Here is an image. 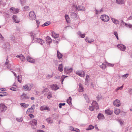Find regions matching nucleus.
<instances>
[{
	"instance_id": "nucleus-25",
	"label": "nucleus",
	"mask_w": 132,
	"mask_h": 132,
	"mask_svg": "<svg viewBox=\"0 0 132 132\" xmlns=\"http://www.w3.org/2000/svg\"><path fill=\"white\" fill-rule=\"evenodd\" d=\"M46 40L48 44H49L52 42V40L51 38L49 36H47L46 38Z\"/></svg>"
},
{
	"instance_id": "nucleus-63",
	"label": "nucleus",
	"mask_w": 132,
	"mask_h": 132,
	"mask_svg": "<svg viewBox=\"0 0 132 132\" xmlns=\"http://www.w3.org/2000/svg\"><path fill=\"white\" fill-rule=\"evenodd\" d=\"M101 97H102V96L100 94H98V96L97 97V98L98 99H100V98H101Z\"/></svg>"
},
{
	"instance_id": "nucleus-34",
	"label": "nucleus",
	"mask_w": 132,
	"mask_h": 132,
	"mask_svg": "<svg viewBox=\"0 0 132 132\" xmlns=\"http://www.w3.org/2000/svg\"><path fill=\"white\" fill-rule=\"evenodd\" d=\"M20 105H21L24 108H27L28 107L29 105L28 104H26L25 103H20Z\"/></svg>"
},
{
	"instance_id": "nucleus-47",
	"label": "nucleus",
	"mask_w": 132,
	"mask_h": 132,
	"mask_svg": "<svg viewBox=\"0 0 132 132\" xmlns=\"http://www.w3.org/2000/svg\"><path fill=\"white\" fill-rule=\"evenodd\" d=\"M125 26L127 27H129L132 29V25L130 24H127L125 23Z\"/></svg>"
},
{
	"instance_id": "nucleus-64",
	"label": "nucleus",
	"mask_w": 132,
	"mask_h": 132,
	"mask_svg": "<svg viewBox=\"0 0 132 132\" xmlns=\"http://www.w3.org/2000/svg\"><path fill=\"white\" fill-rule=\"evenodd\" d=\"M7 68L10 70H12L11 69V66L10 64H9L7 66Z\"/></svg>"
},
{
	"instance_id": "nucleus-28",
	"label": "nucleus",
	"mask_w": 132,
	"mask_h": 132,
	"mask_svg": "<svg viewBox=\"0 0 132 132\" xmlns=\"http://www.w3.org/2000/svg\"><path fill=\"white\" fill-rule=\"evenodd\" d=\"M63 66L62 64H60L58 67L59 70L61 72L63 71Z\"/></svg>"
},
{
	"instance_id": "nucleus-50",
	"label": "nucleus",
	"mask_w": 132,
	"mask_h": 132,
	"mask_svg": "<svg viewBox=\"0 0 132 132\" xmlns=\"http://www.w3.org/2000/svg\"><path fill=\"white\" fill-rule=\"evenodd\" d=\"M30 9V8L29 6H26L24 7V10L26 11Z\"/></svg>"
},
{
	"instance_id": "nucleus-31",
	"label": "nucleus",
	"mask_w": 132,
	"mask_h": 132,
	"mask_svg": "<svg viewBox=\"0 0 132 132\" xmlns=\"http://www.w3.org/2000/svg\"><path fill=\"white\" fill-rule=\"evenodd\" d=\"M124 0H117L116 3L119 4H123L124 3Z\"/></svg>"
},
{
	"instance_id": "nucleus-21",
	"label": "nucleus",
	"mask_w": 132,
	"mask_h": 132,
	"mask_svg": "<svg viewBox=\"0 0 132 132\" xmlns=\"http://www.w3.org/2000/svg\"><path fill=\"white\" fill-rule=\"evenodd\" d=\"M30 123L33 126L36 125L37 123V121L35 119H33L32 121L30 122Z\"/></svg>"
},
{
	"instance_id": "nucleus-9",
	"label": "nucleus",
	"mask_w": 132,
	"mask_h": 132,
	"mask_svg": "<svg viewBox=\"0 0 132 132\" xmlns=\"http://www.w3.org/2000/svg\"><path fill=\"white\" fill-rule=\"evenodd\" d=\"M51 87L53 90H56L59 88L58 86L56 84L51 85Z\"/></svg>"
},
{
	"instance_id": "nucleus-39",
	"label": "nucleus",
	"mask_w": 132,
	"mask_h": 132,
	"mask_svg": "<svg viewBox=\"0 0 132 132\" xmlns=\"http://www.w3.org/2000/svg\"><path fill=\"white\" fill-rule=\"evenodd\" d=\"M72 9L75 11H76L78 9V7L76 6V5L75 4H73L72 6Z\"/></svg>"
},
{
	"instance_id": "nucleus-27",
	"label": "nucleus",
	"mask_w": 132,
	"mask_h": 132,
	"mask_svg": "<svg viewBox=\"0 0 132 132\" xmlns=\"http://www.w3.org/2000/svg\"><path fill=\"white\" fill-rule=\"evenodd\" d=\"M21 98L23 99L25 98V99H27L28 98H29V97H28L27 95L25 94H23L21 96Z\"/></svg>"
},
{
	"instance_id": "nucleus-13",
	"label": "nucleus",
	"mask_w": 132,
	"mask_h": 132,
	"mask_svg": "<svg viewBox=\"0 0 132 132\" xmlns=\"http://www.w3.org/2000/svg\"><path fill=\"white\" fill-rule=\"evenodd\" d=\"M12 19L14 22L15 23H18L20 22V20L18 19L17 16L15 15H14L13 16Z\"/></svg>"
},
{
	"instance_id": "nucleus-60",
	"label": "nucleus",
	"mask_w": 132,
	"mask_h": 132,
	"mask_svg": "<svg viewBox=\"0 0 132 132\" xmlns=\"http://www.w3.org/2000/svg\"><path fill=\"white\" fill-rule=\"evenodd\" d=\"M107 65H109L110 67H113L114 66V64H113L107 63Z\"/></svg>"
},
{
	"instance_id": "nucleus-29",
	"label": "nucleus",
	"mask_w": 132,
	"mask_h": 132,
	"mask_svg": "<svg viewBox=\"0 0 132 132\" xmlns=\"http://www.w3.org/2000/svg\"><path fill=\"white\" fill-rule=\"evenodd\" d=\"M78 10L79 11H85V9L84 7L81 6H78Z\"/></svg>"
},
{
	"instance_id": "nucleus-51",
	"label": "nucleus",
	"mask_w": 132,
	"mask_h": 132,
	"mask_svg": "<svg viewBox=\"0 0 132 132\" xmlns=\"http://www.w3.org/2000/svg\"><path fill=\"white\" fill-rule=\"evenodd\" d=\"M65 105V103H60L59 105V107L61 108H62V105L64 106Z\"/></svg>"
},
{
	"instance_id": "nucleus-43",
	"label": "nucleus",
	"mask_w": 132,
	"mask_h": 132,
	"mask_svg": "<svg viewBox=\"0 0 132 132\" xmlns=\"http://www.w3.org/2000/svg\"><path fill=\"white\" fill-rule=\"evenodd\" d=\"M68 77L67 76H61V83L62 84V82L64 80V79L66 77Z\"/></svg>"
},
{
	"instance_id": "nucleus-22",
	"label": "nucleus",
	"mask_w": 132,
	"mask_h": 132,
	"mask_svg": "<svg viewBox=\"0 0 132 132\" xmlns=\"http://www.w3.org/2000/svg\"><path fill=\"white\" fill-rule=\"evenodd\" d=\"M113 113L112 111H111L110 109H108L105 111V113L108 115H111Z\"/></svg>"
},
{
	"instance_id": "nucleus-8",
	"label": "nucleus",
	"mask_w": 132,
	"mask_h": 132,
	"mask_svg": "<svg viewBox=\"0 0 132 132\" xmlns=\"http://www.w3.org/2000/svg\"><path fill=\"white\" fill-rule=\"evenodd\" d=\"M114 105L116 106L119 107L121 103L119 100H116L113 102Z\"/></svg>"
},
{
	"instance_id": "nucleus-26",
	"label": "nucleus",
	"mask_w": 132,
	"mask_h": 132,
	"mask_svg": "<svg viewBox=\"0 0 132 132\" xmlns=\"http://www.w3.org/2000/svg\"><path fill=\"white\" fill-rule=\"evenodd\" d=\"M57 55L59 59H60L62 58L63 56L62 54L59 51H57Z\"/></svg>"
},
{
	"instance_id": "nucleus-5",
	"label": "nucleus",
	"mask_w": 132,
	"mask_h": 132,
	"mask_svg": "<svg viewBox=\"0 0 132 132\" xmlns=\"http://www.w3.org/2000/svg\"><path fill=\"white\" fill-rule=\"evenodd\" d=\"M76 74L81 77H84L85 76V73L84 71L80 70H78L76 72Z\"/></svg>"
},
{
	"instance_id": "nucleus-36",
	"label": "nucleus",
	"mask_w": 132,
	"mask_h": 132,
	"mask_svg": "<svg viewBox=\"0 0 132 132\" xmlns=\"http://www.w3.org/2000/svg\"><path fill=\"white\" fill-rule=\"evenodd\" d=\"M11 40L13 42L15 43L16 42V38L14 36H12L11 37Z\"/></svg>"
},
{
	"instance_id": "nucleus-55",
	"label": "nucleus",
	"mask_w": 132,
	"mask_h": 132,
	"mask_svg": "<svg viewBox=\"0 0 132 132\" xmlns=\"http://www.w3.org/2000/svg\"><path fill=\"white\" fill-rule=\"evenodd\" d=\"M47 97L48 98H50L52 97V95L51 93H48L47 94Z\"/></svg>"
},
{
	"instance_id": "nucleus-56",
	"label": "nucleus",
	"mask_w": 132,
	"mask_h": 132,
	"mask_svg": "<svg viewBox=\"0 0 132 132\" xmlns=\"http://www.w3.org/2000/svg\"><path fill=\"white\" fill-rule=\"evenodd\" d=\"M21 4L22 5L25 4L26 3V0H20Z\"/></svg>"
},
{
	"instance_id": "nucleus-59",
	"label": "nucleus",
	"mask_w": 132,
	"mask_h": 132,
	"mask_svg": "<svg viewBox=\"0 0 132 132\" xmlns=\"http://www.w3.org/2000/svg\"><path fill=\"white\" fill-rule=\"evenodd\" d=\"M83 96L84 97V98H85V99H88V96L85 94H83Z\"/></svg>"
},
{
	"instance_id": "nucleus-33",
	"label": "nucleus",
	"mask_w": 132,
	"mask_h": 132,
	"mask_svg": "<svg viewBox=\"0 0 132 132\" xmlns=\"http://www.w3.org/2000/svg\"><path fill=\"white\" fill-rule=\"evenodd\" d=\"M85 40L86 42H88L90 43H91L92 42H93L94 41V40L93 39H91L90 40H89L87 37H86V38Z\"/></svg>"
},
{
	"instance_id": "nucleus-48",
	"label": "nucleus",
	"mask_w": 132,
	"mask_h": 132,
	"mask_svg": "<svg viewBox=\"0 0 132 132\" xmlns=\"http://www.w3.org/2000/svg\"><path fill=\"white\" fill-rule=\"evenodd\" d=\"M123 85L120 87H117L116 89V91L117 92L119 90H122L123 88Z\"/></svg>"
},
{
	"instance_id": "nucleus-52",
	"label": "nucleus",
	"mask_w": 132,
	"mask_h": 132,
	"mask_svg": "<svg viewBox=\"0 0 132 132\" xmlns=\"http://www.w3.org/2000/svg\"><path fill=\"white\" fill-rule=\"evenodd\" d=\"M120 25L121 26H122L123 24H125V23H125V22H124L123 20H120Z\"/></svg>"
},
{
	"instance_id": "nucleus-6",
	"label": "nucleus",
	"mask_w": 132,
	"mask_h": 132,
	"mask_svg": "<svg viewBox=\"0 0 132 132\" xmlns=\"http://www.w3.org/2000/svg\"><path fill=\"white\" fill-rule=\"evenodd\" d=\"M72 68H70L69 67H65L64 69V71L65 73H70L72 72Z\"/></svg>"
},
{
	"instance_id": "nucleus-20",
	"label": "nucleus",
	"mask_w": 132,
	"mask_h": 132,
	"mask_svg": "<svg viewBox=\"0 0 132 132\" xmlns=\"http://www.w3.org/2000/svg\"><path fill=\"white\" fill-rule=\"evenodd\" d=\"M77 34L79 35V37H81L82 38H84L85 36V34H82L80 31H78L77 32Z\"/></svg>"
},
{
	"instance_id": "nucleus-23",
	"label": "nucleus",
	"mask_w": 132,
	"mask_h": 132,
	"mask_svg": "<svg viewBox=\"0 0 132 132\" xmlns=\"http://www.w3.org/2000/svg\"><path fill=\"white\" fill-rule=\"evenodd\" d=\"M70 15L72 18H73L77 19V14L75 13L72 12L70 14Z\"/></svg>"
},
{
	"instance_id": "nucleus-45",
	"label": "nucleus",
	"mask_w": 132,
	"mask_h": 132,
	"mask_svg": "<svg viewBox=\"0 0 132 132\" xmlns=\"http://www.w3.org/2000/svg\"><path fill=\"white\" fill-rule=\"evenodd\" d=\"M65 18L66 21L67 22H68L69 21V17L68 15H65Z\"/></svg>"
},
{
	"instance_id": "nucleus-3",
	"label": "nucleus",
	"mask_w": 132,
	"mask_h": 132,
	"mask_svg": "<svg viewBox=\"0 0 132 132\" xmlns=\"http://www.w3.org/2000/svg\"><path fill=\"white\" fill-rule=\"evenodd\" d=\"M32 86L31 84H28L23 87V89L25 91H29L31 89Z\"/></svg>"
},
{
	"instance_id": "nucleus-44",
	"label": "nucleus",
	"mask_w": 132,
	"mask_h": 132,
	"mask_svg": "<svg viewBox=\"0 0 132 132\" xmlns=\"http://www.w3.org/2000/svg\"><path fill=\"white\" fill-rule=\"evenodd\" d=\"M117 120L120 125H122L123 124L124 122L123 121H122V120L119 119L118 120Z\"/></svg>"
},
{
	"instance_id": "nucleus-42",
	"label": "nucleus",
	"mask_w": 132,
	"mask_h": 132,
	"mask_svg": "<svg viewBox=\"0 0 132 132\" xmlns=\"http://www.w3.org/2000/svg\"><path fill=\"white\" fill-rule=\"evenodd\" d=\"M6 93L4 92H0V96H3L6 95Z\"/></svg>"
},
{
	"instance_id": "nucleus-54",
	"label": "nucleus",
	"mask_w": 132,
	"mask_h": 132,
	"mask_svg": "<svg viewBox=\"0 0 132 132\" xmlns=\"http://www.w3.org/2000/svg\"><path fill=\"white\" fill-rule=\"evenodd\" d=\"M30 34L31 36V37L32 39V41L33 42V41L32 40H34V35H35V34H33L32 32V33H31Z\"/></svg>"
},
{
	"instance_id": "nucleus-24",
	"label": "nucleus",
	"mask_w": 132,
	"mask_h": 132,
	"mask_svg": "<svg viewBox=\"0 0 132 132\" xmlns=\"http://www.w3.org/2000/svg\"><path fill=\"white\" fill-rule=\"evenodd\" d=\"M120 112V110L118 109H115L114 110V113L116 115L119 114Z\"/></svg>"
},
{
	"instance_id": "nucleus-57",
	"label": "nucleus",
	"mask_w": 132,
	"mask_h": 132,
	"mask_svg": "<svg viewBox=\"0 0 132 132\" xmlns=\"http://www.w3.org/2000/svg\"><path fill=\"white\" fill-rule=\"evenodd\" d=\"M16 120L18 122H21L22 121L23 119L22 118H16Z\"/></svg>"
},
{
	"instance_id": "nucleus-16",
	"label": "nucleus",
	"mask_w": 132,
	"mask_h": 132,
	"mask_svg": "<svg viewBox=\"0 0 132 132\" xmlns=\"http://www.w3.org/2000/svg\"><path fill=\"white\" fill-rule=\"evenodd\" d=\"M79 91L80 92H82L84 90V88L83 86L81 83H79Z\"/></svg>"
},
{
	"instance_id": "nucleus-37",
	"label": "nucleus",
	"mask_w": 132,
	"mask_h": 132,
	"mask_svg": "<svg viewBox=\"0 0 132 132\" xmlns=\"http://www.w3.org/2000/svg\"><path fill=\"white\" fill-rule=\"evenodd\" d=\"M97 117L99 119H101L103 118L104 116L102 114L99 113L98 116Z\"/></svg>"
},
{
	"instance_id": "nucleus-17",
	"label": "nucleus",
	"mask_w": 132,
	"mask_h": 132,
	"mask_svg": "<svg viewBox=\"0 0 132 132\" xmlns=\"http://www.w3.org/2000/svg\"><path fill=\"white\" fill-rule=\"evenodd\" d=\"M40 109L42 111L44 110H47L48 111H49L50 110V108L48 107L44 106H42L40 108Z\"/></svg>"
},
{
	"instance_id": "nucleus-32",
	"label": "nucleus",
	"mask_w": 132,
	"mask_h": 132,
	"mask_svg": "<svg viewBox=\"0 0 132 132\" xmlns=\"http://www.w3.org/2000/svg\"><path fill=\"white\" fill-rule=\"evenodd\" d=\"M4 47L9 49L10 48V45L8 43H6L5 44Z\"/></svg>"
},
{
	"instance_id": "nucleus-53",
	"label": "nucleus",
	"mask_w": 132,
	"mask_h": 132,
	"mask_svg": "<svg viewBox=\"0 0 132 132\" xmlns=\"http://www.w3.org/2000/svg\"><path fill=\"white\" fill-rule=\"evenodd\" d=\"M36 23L37 28L39 27V26L40 24V22L39 21L37 20H36Z\"/></svg>"
},
{
	"instance_id": "nucleus-35",
	"label": "nucleus",
	"mask_w": 132,
	"mask_h": 132,
	"mask_svg": "<svg viewBox=\"0 0 132 132\" xmlns=\"http://www.w3.org/2000/svg\"><path fill=\"white\" fill-rule=\"evenodd\" d=\"M48 90L47 88H45L44 90H43L42 91V94L44 93V95L45 96V95H46V93L48 92Z\"/></svg>"
},
{
	"instance_id": "nucleus-38",
	"label": "nucleus",
	"mask_w": 132,
	"mask_h": 132,
	"mask_svg": "<svg viewBox=\"0 0 132 132\" xmlns=\"http://www.w3.org/2000/svg\"><path fill=\"white\" fill-rule=\"evenodd\" d=\"M100 67L103 70L105 69L106 67V65L104 63H102V65H100Z\"/></svg>"
},
{
	"instance_id": "nucleus-19",
	"label": "nucleus",
	"mask_w": 132,
	"mask_h": 132,
	"mask_svg": "<svg viewBox=\"0 0 132 132\" xmlns=\"http://www.w3.org/2000/svg\"><path fill=\"white\" fill-rule=\"evenodd\" d=\"M52 37L54 38H58L59 36V34H56L54 31L52 32Z\"/></svg>"
},
{
	"instance_id": "nucleus-18",
	"label": "nucleus",
	"mask_w": 132,
	"mask_h": 132,
	"mask_svg": "<svg viewBox=\"0 0 132 132\" xmlns=\"http://www.w3.org/2000/svg\"><path fill=\"white\" fill-rule=\"evenodd\" d=\"M111 19L113 22L115 24H119V22L117 19L112 18H111Z\"/></svg>"
},
{
	"instance_id": "nucleus-62",
	"label": "nucleus",
	"mask_w": 132,
	"mask_h": 132,
	"mask_svg": "<svg viewBox=\"0 0 132 132\" xmlns=\"http://www.w3.org/2000/svg\"><path fill=\"white\" fill-rule=\"evenodd\" d=\"M128 75L129 74L128 73L126 74L125 75H123L122 76V77L125 78H126L128 77Z\"/></svg>"
},
{
	"instance_id": "nucleus-41",
	"label": "nucleus",
	"mask_w": 132,
	"mask_h": 132,
	"mask_svg": "<svg viewBox=\"0 0 132 132\" xmlns=\"http://www.w3.org/2000/svg\"><path fill=\"white\" fill-rule=\"evenodd\" d=\"M46 120L49 123H52L53 122V121L51 118H47Z\"/></svg>"
},
{
	"instance_id": "nucleus-58",
	"label": "nucleus",
	"mask_w": 132,
	"mask_h": 132,
	"mask_svg": "<svg viewBox=\"0 0 132 132\" xmlns=\"http://www.w3.org/2000/svg\"><path fill=\"white\" fill-rule=\"evenodd\" d=\"M71 100H67V102L69 105L71 104Z\"/></svg>"
},
{
	"instance_id": "nucleus-10",
	"label": "nucleus",
	"mask_w": 132,
	"mask_h": 132,
	"mask_svg": "<svg viewBox=\"0 0 132 132\" xmlns=\"http://www.w3.org/2000/svg\"><path fill=\"white\" fill-rule=\"evenodd\" d=\"M35 41H36L41 45H43L44 43V40L40 38H35Z\"/></svg>"
},
{
	"instance_id": "nucleus-49",
	"label": "nucleus",
	"mask_w": 132,
	"mask_h": 132,
	"mask_svg": "<svg viewBox=\"0 0 132 132\" xmlns=\"http://www.w3.org/2000/svg\"><path fill=\"white\" fill-rule=\"evenodd\" d=\"M20 59L22 61H23L24 60L25 57L22 54H21V56Z\"/></svg>"
},
{
	"instance_id": "nucleus-11",
	"label": "nucleus",
	"mask_w": 132,
	"mask_h": 132,
	"mask_svg": "<svg viewBox=\"0 0 132 132\" xmlns=\"http://www.w3.org/2000/svg\"><path fill=\"white\" fill-rule=\"evenodd\" d=\"M34 105H32L31 108H28L27 111V113H29V112L32 113L34 112Z\"/></svg>"
},
{
	"instance_id": "nucleus-1",
	"label": "nucleus",
	"mask_w": 132,
	"mask_h": 132,
	"mask_svg": "<svg viewBox=\"0 0 132 132\" xmlns=\"http://www.w3.org/2000/svg\"><path fill=\"white\" fill-rule=\"evenodd\" d=\"M100 18L101 20L105 22H108L110 19L109 16L105 14L101 15Z\"/></svg>"
},
{
	"instance_id": "nucleus-7",
	"label": "nucleus",
	"mask_w": 132,
	"mask_h": 132,
	"mask_svg": "<svg viewBox=\"0 0 132 132\" xmlns=\"http://www.w3.org/2000/svg\"><path fill=\"white\" fill-rule=\"evenodd\" d=\"M7 109V107L3 104L1 103L0 105V111L2 112L5 111Z\"/></svg>"
},
{
	"instance_id": "nucleus-61",
	"label": "nucleus",
	"mask_w": 132,
	"mask_h": 132,
	"mask_svg": "<svg viewBox=\"0 0 132 132\" xmlns=\"http://www.w3.org/2000/svg\"><path fill=\"white\" fill-rule=\"evenodd\" d=\"M94 108L92 105V106H90L89 108V109L91 111H93L94 110Z\"/></svg>"
},
{
	"instance_id": "nucleus-2",
	"label": "nucleus",
	"mask_w": 132,
	"mask_h": 132,
	"mask_svg": "<svg viewBox=\"0 0 132 132\" xmlns=\"http://www.w3.org/2000/svg\"><path fill=\"white\" fill-rule=\"evenodd\" d=\"M36 18V15L34 11H31L29 13V19L31 20H34Z\"/></svg>"
},
{
	"instance_id": "nucleus-12",
	"label": "nucleus",
	"mask_w": 132,
	"mask_h": 132,
	"mask_svg": "<svg viewBox=\"0 0 132 132\" xmlns=\"http://www.w3.org/2000/svg\"><path fill=\"white\" fill-rule=\"evenodd\" d=\"M92 105L93 106L94 109H98L99 108V106L98 104L95 101H93L92 103Z\"/></svg>"
},
{
	"instance_id": "nucleus-4",
	"label": "nucleus",
	"mask_w": 132,
	"mask_h": 132,
	"mask_svg": "<svg viewBox=\"0 0 132 132\" xmlns=\"http://www.w3.org/2000/svg\"><path fill=\"white\" fill-rule=\"evenodd\" d=\"M117 47L120 50L123 51H124L126 48V46L121 44H119L117 45Z\"/></svg>"
},
{
	"instance_id": "nucleus-15",
	"label": "nucleus",
	"mask_w": 132,
	"mask_h": 132,
	"mask_svg": "<svg viewBox=\"0 0 132 132\" xmlns=\"http://www.w3.org/2000/svg\"><path fill=\"white\" fill-rule=\"evenodd\" d=\"M27 61L30 63H34L35 62V59H33L32 57L30 56H28L27 57Z\"/></svg>"
},
{
	"instance_id": "nucleus-30",
	"label": "nucleus",
	"mask_w": 132,
	"mask_h": 132,
	"mask_svg": "<svg viewBox=\"0 0 132 132\" xmlns=\"http://www.w3.org/2000/svg\"><path fill=\"white\" fill-rule=\"evenodd\" d=\"M103 11V8L99 10H97L96 9H95V11H96L95 14L97 15L100 14L101 12H102Z\"/></svg>"
},
{
	"instance_id": "nucleus-46",
	"label": "nucleus",
	"mask_w": 132,
	"mask_h": 132,
	"mask_svg": "<svg viewBox=\"0 0 132 132\" xmlns=\"http://www.w3.org/2000/svg\"><path fill=\"white\" fill-rule=\"evenodd\" d=\"M50 24V22L48 21H47L44 23L42 25V26L43 27L47 26L49 25Z\"/></svg>"
},
{
	"instance_id": "nucleus-40",
	"label": "nucleus",
	"mask_w": 132,
	"mask_h": 132,
	"mask_svg": "<svg viewBox=\"0 0 132 132\" xmlns=\"http://www.w3.org/2000/svg\"><path fill=\"white\" fill-rule=\"evenodd\" d=\"M94 127L92 125H89L87 129L86 130H90L94 128Z\"/></svg>"
},
{
	"instance_id": "nucleus-14",
	"label": "nucleus",
	"mask_w": 132,
	"mask_h": 132,
	"mask_svg": "<svg viewBox=\"0 0 132 132\" xmlns=\"http://www.w3.org/2000/svg\"><path fill=\"white\" fill-rule=\"evenodd\" d=\"M10 11L11 12L13 13H16L19 12V10L13 7L10 8Z\"/></svg>"
}]
</instances>
